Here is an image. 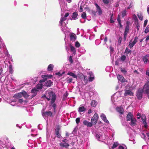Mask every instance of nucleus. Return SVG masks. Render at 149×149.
I'll return each instance as SVG.
<instances>
[{
	"label": "nucleus",
	"mask_w": 149,
	"mask_h": 149,
	"mask_svg": "<svg viewBox=\"0 0 149 149\" xmlns=\"http://www.w3.org/2000/svg\"><path fill=\"white\" fill-rule=\"evenodd\" d=\"M55 133L58 137L59 138L60 137L61 135L59 134V132L58 130H55Z\"/></svg>",
	"instance_id": "09e8293b"
},
{
	"label": "nucleus",
	"mask_w": 149,
	"mask_h": 149,
	"mask_svg": "<svg viewBox=\"0 0 149 149\" xmlns=\"http://www.w3.org/2000/svg\"><path fill=\"white\" fill-rule=\"evenodd\" d=\"M96 139L98 140H100V139L101 137V136H100V135L98 134H97L96 135Z\"/></svg>",
	"instance_id": "3c124183"
},
{
	"label": "nucleus",
	"mask_w": 149,
	"mask_h": 149,
	"mask_svg": "<svg viewBox=\"0 0 149 149\" xmlns=\"http://www.w3.org/2000/svg\"><path fill=\"white\" fill-rule=\"evenodd\" d=\"M60 145L61 147L67 148L69 146V144L68 143H61L60 144Z\"/></svg>",
	"instance_id": "393cba45"
},
{
	"label": "nucleus",
	"mask_w": 149,
	"mask_h": 149,
	"mask_svg": "<svg viewBox=\"0 0 149 149\" xmlns=\"http://www.w3.org/2000/svg\"><path fill=\"white\" fill-rule=\"evenodd\" d=\"M143 91V89H139L138 90L136 96L139 99H141L142 98Z\"/></svg>",
	"instance_id": "1a4fd4ad"
},
{
	"label": "nucleus",
	"mask_w": 149,
	"mask_h": 149,
	"mask_svg": "<svg viewBox=\"0 0 149 149\" xmlns=\"http://www.w3.org/2000/svg\"><path fill=\"white\" fill-rule=\"evenodd\" d=\"M98 115L95 113L92 118L91 120V122L93 124H96L97 120Z\"/></svg>",
	"instance_id": "6e6552de"
},
{
	"label": "nucleus",
	"mask_w": 149,
	"mask_h": 149,
	"mask_svg": "<svg viewBox=\"0 0 149 149\" xmlns=\"http://www.w3.org/2000/svg\"><path fill=\"white\" fill-rule=\"evenodd\" d=\"M89 80L90 81H92L94 79V76L92 72H89Z\"/></svg>",
	"instance_id": "4be33fe9"
},
{
	"label": "nucleus",
	"mask_w": 149,
	"mask_h": 149,
	"mask_svg": "<svg viewBox=\"0 0 149 149\" xmlns=\"http://www.w3.org/2000/svg\"><path fill=\"white\" fill-rule=\"evenodd\" d=\"M143 60L145 63H146L147 62H149V55H147L143 56Z\"/></svg>",
	"instance_id": "f8f14e48"
},
{
	"label": "nucleus",
	"mask_w": 149,
	"mask_h": 149,
	"mask_svg": "<svg viewBox=\"0 0 149 149\" xmlns=\"http://www.w3.org/2000/svg\"><path fill=\"white\" fill-rule=\"evenodd\" d=\"M80 118H77L76 119V122L77 124H78L80 122Z\"/></svg>",
	"instance_id": "680f3d73"
},
{
	"label": "nucleus",
	"mask_w": 149,
	"mask_h": 149,
	"mask_svg": "<svg viewBox=\"0 0 149 149\" xmlns=\"http://www.w3.org/2000/svg\"><path fill=\"white\" fill-rule=\"evenodd\" d=\"M45 96L48 100H51V104L50 106L53 107V111L55 112L56 105V104L53 103L55 101L56 99L55 95L51 91L49 90L46 91Z\"/></svg>",
	"instance_id": "f257e3e1"
},
{
	"label": "nucleus",
	"mask_w": 149,
	"mask_h": 149,
	"mask_svg": "<svg viewBox=\"0 0 149 149\" xmlns=\"http://www.w3.org/2000/svg\"><path fill=\"white\" fill-rule=\"evenodd\" d=\"M110 53L111 54V53H113V48L111 47H110Z\"/></svg>",
	"instance_id": "774afa93"
},
{
	"label": "nucleus",
	"mask_w": 149,
	"mask_h": 149,
	"mask_svg": "<svg viewBox=\"0 0 149 149\" xmlns=\"http://www.w3.org/2000/svg\"><path fill=\"white\" fill-rule=\"evenodd\" d=\"M72 78L68 77L66 79V81L68 83H70L72 82Z\"/></svg>",
	"instance_id": "79ce46f5"
},
{
	"label": "nucleus",
	"mask_w": 149,
	"mask_h": 149,
	"mask_svg": "<svg viewBox=\"0 0 149 149\" xmlns=\"http://www.w3.org/2000/svg\"><path fill=\"white\" fill-rule=\"evenodd\" d=\"M22 96H23L22 92H20L15 94L13 96V98L15 99H18L21 98Z\"/></svg>",
	"instance_id": "ddd939ff"
},
{
	"label": "nucleus",
	"mask_w": 149,
	"mask_h": 149,
	"mask_svg": "<svg viewBox=\"0 0 149 149\" xmlns=\"http://www.w3.org/2000/svg\"><path fill=\"white\" fill-rule=\"evenodd\" d=\"M121 14L123 17H124L127 15V11L126 10H124L121 12Z\"/></svg>",
	"instance_id": "58836bf2"
},
{
	"label": "nucleus",
	"mask_w": 149,
	"mask_h": 149,
	"mask_svg": "<svg viewBox=\"0 0 149 149\" xmlns=\"http://www.w3.org/2000/svg\"><path fill=\"white\" fill-rule=\"evenodd\" d=\"M137 118L138 119H139L141 117V114L139 113H137Z\"/></svg>",
	"instance_id": "0e129e2a"
},
{
	"label": "nucleus",
	"mask_w": 149,
	"mask_h": 149,
	"mask_svg": "<svg viewBox=\"0 0 149 149\" xmlns=\"http://www.w3.org/2000/svg\"><path fill=\"white\" fill-rule=\"evenodd\" d=\"M43 84L42 83L40 82L39 84H38L36 86V88H34L31 90V93L32 94V97H33L35 96L37 94V92L40 89L42 88L43 87Z\"/></svg>",
	"instance_id": "f03ea898"
},
{
	"label": "nucleus",
	"mask_w": 149,
	"mask_h": 149,
	"mask_svg": "<svg viewBox=\"0 0 149 149\" xmlns=\"http://www.w3.org/2000/svg\"><path fill=\"white\" fill-rule=\"evenodd\" d=\"M148 32H149V26H148L145 29L144 32L145 33H147Z\"/></svg>",
	"instance_id": "8fccbe9b"
},
{
	"label": "nucleus",
	"mask_w": 149,
	"mask_h": 149,
	"mask_svg": "<svg viewBox=\"0 0 149 149\" xmlns=\"http://www.w3.org/2000/svg\"><path fill=\"white\" fill-rule=\"evenodd\" d=\"M149 80L147 81L146 83L144 86L143 88V91L146 93L149 98Z\"/></svg>",
	"instance_id": "20e7f679"
},
{
	"label": "nucleus",
	"mask_w": 149,
	"mask_h": 149,
	"mask_svg": "<svg viewBox=\"0 0 149 149\" xmlns=\"http://www.w3.org/2000/svg\"><path fill=\"white\" fill-rule=\"evenodd\" d=\"M118 149H127V148L125 145L123 144L119 146Z\"/></svg>",
	"instance_id": "bb28decb"
},
{
	"label": "nucleus",
	"mask_w": 149,
	"mask_h": 149,
	"mask_svg": "<svg viewBox=\"0 0 149 149\" xmlns=\"http://www.w3.org/2000/svg\"><path fill=\"white\" fill-rule=\"evenodd\" d=\"M131 51L129 49H128L127 48L125 49V53H126L127 54H131Z\"/></svg>",
	"instance_id": "a19ab883"
},
{
	"label": "nucleus",
	"mask_w": 149,
	"mask_h": 149,
	"mask_svg": "<svg viewBox=\"0 0 149 149\" xmlns=\"http://www.w3.org/2000/svg\"><path fill=\"white\" fill-rule=\"evenodd\" d=\"M83 123L84 125L87 126L88 127H91L92 126V123L89 122L87 120H85L83 122Z\"/></svg>",
	"instance_id": "2eb2a0df"
},
{
	"label": "nucleus",
	"mask_w": 149,
	"mask_h": 149,
	"mask_svg": "<svg viewBox=\"0 0 149 149\" xmlns=\"http://www.w3.org/2000/svg\"><path fill=\"white\" fill-rule=\"evenodd\" d=\"M103 1L105 4H107L109 2V1L108 0H103Z\"/></svg>",
	"instance_id": "69168bd1"
},
{
	"label": "nucleus",
	"mask_w": 149,
	"mask_h": 149,
	"mask_svg": "<svg viewBox=\"0 0 149 149\" xmlns=\"http://www.w3.org/2000/svg\"><path fill=\"white\" fill-rule=\"evenodd\" d=\"M78 15V14L77 12H75L73 13L72 14V17L70 19L71 20H75L77 19V17Z\"/></svg>",
	"instance_id": "f3484780"
},
{
	"label": "nucleus",
	"mask_w": 149,
	"mask_h": 149,
	"mask_svg": "<svg viewBox=\"0 0 149 149\" xmlns=\"http://www.w3.org/2000/svg\"><path fill=\"white\" fill-rule=\"evenodd\" d=\"M126 56L124 55H123L121 56L120 60L122 62H124L126 59Z\"/></svg>",
	"instance_id": "473e14b6"
},
{
	"label": "nucleus",
	"mask_w": 149,
	"mask_h": 149,
	"mask_svg": "<svg viewBox=\"0 0 149 149\" xmlns=\"http://www.w3.org/2000/svg\"><path fill=\"white\" fill-rule=\"evenodd\" d=\"M100 117L104 121V122L107 123H109V121L107 119L106 116L104 114L102 113Z\"/></svg>",
	"instance_id": "4468645a"
},
{
	"label": "nucleus",
	"mask_w": 149,
	"mask_h": 149,
	"mask_svg": "<svg viewBox=\"0 0 149 149\" xmlns=\"http://www.w3.org/2000/svg\"><path fill=\"white\" fill-rule=\"evenodd\" d=\"M45 86L50 87L52 84V82L50 80H48L45 82Z\"/></svg>",
	"instance_id": "5701e85b"
},
{
	"label": "nucleus",
	"mask_w": 149,
	"mask_h": 149,
	"mask_svg": "<svg viewBox=\"0 0 149 149\" xmlns=\"http://www.w3.org/2000/svg\"><path fill=\"white\" fill-rule=\"evenodd\" d=\"M67 75L72 77L73 78L77 79V76L76 74L70 72H69L67 74Z\"/></svg>",
	"instance_id": "a211bd4d"
},
{
	"label": "nucleus",
	"mask_w": 149,
	"mask_h": 149,
	"mask_svg": "<svg viewBox=\"0 0 149 149\" xmlns=\"http://www.w3.org/2000/svg\"><path fill=\"white\" fill-rule=\"evenodd\" d=\"M96 8V13H97L99 15H101L102 13V11L100 7L96 3H95Z\"/></svg>",
	"instance_id": "9d476101"
},
{
	"label": "nucleus",
	"mask_w": 149,
	"mask_h": 149,
	"mask_svg": "<svg viewBox=\"0 0 149 149\" xmlns=\"http://www.w3.org/2000/svg\"><path fill=\"white\" fill-rule=\"evenodd\" d=\"M9 71L10 73L12 74L13 73V69L12 68V65H10L9 67Z\"/></svg>",
	"instance_id": "ea45409f"
},
{
	"label": "nucleus",
	"mask_w": 149,
	"mask_h": 149,
	"mask_svg": "<svg viewBox=\"0 0 149 149\" xmlns=\"http://www.w3.org/2000/svg\"><path fill=\"white\" fill-rule=\"evenodd\" d=\"M75 46L77 47H78L80 46V44L78 42H76L75 44Z\"/></svg>",
	"instance_id": "864d4df0"
},
{
	"label": "nucleus",
	"mask_w": 149,
	"mask_h": 149,
	"mask_svg": "<svg viewBox=\"0 0 149 149\" xmlns=\"http://www.w3.org/2000/svg\"><path fill=\"white\" fill-rule=\"evenodd\" d=\"M84 4H81L79 8V11L80 12H81L83 11V9L84 8Z\"/></svg>",
	"instance_id": "4c0bfd02"
},
{
	"label": "nucleus",
	"mask_w": 149,
	"mask_h": 149,
	"mask_svg": "<svg viewBox=\"0 0 149 149\" xmlns=\"http://www.w3.org/2000/svg\"><path fill=\"white\" fill-rule=\"evenodd\" d=\"M119 144L118 142H114L112 146L111 147V148H112V149H114V148L117 147L118 146H119Z\"/></svg>",
	"instance_id": "cd10ccee"
},
{
	"label": "nucleus",
	"mask_w": 149,
	"mask_h": 149,
	"mask_svg": "<svg viewBox=\"0 0 149 149\" xmlns=\"http://www.w3.org/2000/svg\"><path fill=\"white\" fill-rule=\"evenodd\" d=\"M54 65L53 64H50L48 66L47 70L48 71H52L53 70Z\"/></svg>",
	"instance_id": "b1692460"
},
{
	"label": "nucleus",
	"mask_w": 149,
	"mask_h": 149,
	"mask_svg": "<svg viewBox=\"0 0 149 149\" xmlns=\"http://www.w3.org/2000/svg\"><path fill=\"white\" fill-rule=\"evenodd\" d=\"M97 104V103L95 100H93L91 103V105L92 106L94 107L96 106Z\"/></svg>",
	"instance_id": "f704fd0d"
},
{
	"label": "nucleus",
	"mask_w": 149,
	"mask_h": 149,
	"mask_svg": "<svg viewBox=\"0 0 149 149\" xmlns=\"http://www.w3.org/2000/svg\"><path fill=\"white\" fill-rule=\"evenodd\" d=\"M78 50L79 52L83 54L84 53L86 52L85 50L83 48H81L79 49Z\"/></svg>",
	"instance_id": "c9c22d12"
},
{
	"label": "nucleus",
	"mask_w": 149,
	"mask_h": 149,
	"mask_svg": "<svg viewBox=\"0 0 149 149\" xmlns=\"http://www.w3.org/2000/svg\"><path fill=\"white\" fill-rule=\"evenodd\" d=\"M133 18L134 20H135L136 21H138V19L136 16L134 15H133Z\"/></svg>",
	"instance_id": "bf43d9fd"
},
{
	"label": "nucleus",
	"mask_w": 149,
	"mask_h": 149,
	"mask_svg": "<svg viewBox=\"0 0 149 149\" xmlns=\"http://www.w3.org/2000/svg\"><path fill=\"white\" fill-rule=\"evenodd\" d=\"M142 121L143 122V123L144 125H145L147 124V123L145 120V117L143 118V117H142Z\"/></svg>",
	"instance_id": "603ef678"
},
{
	"label": "nucleus",
	"mask_w": 149,
	"mask_h": 149,
	"mask_svg": "<svg viewBox=\"0 0 149 149\" xmlns=\"http://www.w3.org/2000/svg\"><path fill=\"white\" fill-rule=\"evenodd\" d=\"M116 110L118 112L121 114H123L124 112L123 109L121 107H117Z\"/></svg>",
	"instance_id": "a878e982"
},
{
	"label": "nucleus",
	"mask_w": 149,
	"mask_h": 149,
	"mask_svg": "<svg viewBox=\"0 0 149 149\" xmlns=\"http://www.w3.org/2000/svg\"><path fill=\"white\" fill-rule=\"evenodd\" d=\"M69 15V13H65L64 17H63L62 15L61 16V17L59 23L62 27L65 26L68 24L67 21H66V18Z\"/></svg>",
	"instance_id": "7ed1b4c3"
},
{
	"label": "nucleus",
	"mask_w": 149,
	"mask_h": 149,
	"mask_svg": "<svg viewBox=\"0 0 149 149\" xmlns=\"http://www.w3.org/2000/svg\"><path fill=\"white\" fill-rule=\"evenodd\" d=\"M118 80L122 82L125 81V80L124 78L123 77L120 75H118L117 76Z\"/></svg>",
	"instance_id": "dca6fc26"
},
{
	"label": "nucleus",
	"mask_w": 149,
	"mask_h": 149,
	"mask_svg": "<svg viewBox=\"0 0 149 149\" xmlns=\"http://www.w3.org/2000/svg\"><path fill=\"white\" fill-rule=\"evenodd\" d=\"M147 22H148V20L147 19H146V20H145L144 23L143 24V26L144 27H145L146 26V25L147 24Z\"/></svg>",
	"instance_id": "e2e57ef3"
},
{
	"label": "nucleus",
	"mask_w": 149,
	"mask_h": 149,
	"mask_svg": "<svg viewBox=\"0 0 149 149\" xmlns=\"http://www.w3.org/2000/svg\"><path fill=\"white\" fill-rule=\"evenodd\" d=\"M141 137L143 139H144L146 138V135L143 133H141Z\"/></svg>",
	"instance_id": "4d7b16f0"
},
{
	"label": "nucleus",
	"mask_w": 149,
	"mask_h": 149,
	"mask_svg": "<svg viewBox=\"0 0 149 149\" xmlns=\"http://www.w3.org/2000/svg\"><path fill=\"white\" fill-rule=\"evenodd\" d=\"M15 99L14 98L13 100H12L10 102V104L12 106H14L15 105V104L17 103V102H15Z\"/></svg>",
	"instance_id": "72a5a7b5"
},
{
	"label": "nucleus",
	"mask_w": 149,
	"mask_h": 149,
	"mask_svg": "<svg viewBox=\"0 0 149 149\" xmlns=\"http://www.w3.org/2000/svg\"><path fill=\"white\" fill-rule=\"evenodd\" d=\"M41 77L42 78H43V79L40 81V83L45 82L47 79L48 76L47 75L45 74L42 75L41 76Z\"/></svg>",
	"instance_id": "412c9836"
},
{
	"label": "nucleus",
	"mask_w": 149,
	"mask_h": 149,
	"mask_svg": "<svg viewBox=\"0 0 149 149\" xmlns=\"http://www.w3.org/2000/svg\"><path fill=\"white\" fill-rule=\"evenodd\" d=\"M138 39V37H136L134 39L133 41H130L129 44L128 45L129 47L130 48H132L137 42Z\"/></svg>",
	"instance_id": "0eeeda50"
},
{
	"label": "nucleus",
	"mask_w": 149,
	"mask_h": 149,
	"mask_svg": "<svg viewBox=\"0 0 149 149\" xmlns=\"http://www.w3.org/2000/svg\"><path fill=\"white\" fill-rule=\"evenodd\" d=\"M134 118L132 116V115L130 113H129L127 116V121L131 120L132 118Z\"/></svg>",
	"instance_id": "aec40b11"
},
{
	"label": "nucleus",
	"mask_w": 149,
	"mask_h": 149,
	"mask_svg": "<svg viewBox=\"0 0 149 149\" xmlns=\"http://www.w3.org/2000/svg\"><path fill=\"white\" fill-rule=\"evenodd\" d=\"M86 13L85 12H83L81 15V17L84 19H85L86 18Z\"/></svg>",
	"instance_id": "de8ad7c7"
},
{
	"label": "nucleus",
	"mask_w": 149,
	"mask_h": 149,
	"mask_svg": "<svg viewBox=\"0 0 149 149\" xmlns=\"http://www.w3.org/2000/svg\"><path fill=\"white\" fill-rule=\"evenodd\" d=\"M133 94L134 93L132 92L130 90H128L125 91L124 95L125 96H126L128 95L132 96Z\"/></svg>",
	"instance_id": "9b49d317"
},
{
	"label": "nucleus",
	"mask_w": 149,
	"mask_h": 149,
	"mask_svg": "<svg viewBox=\"0 0 149 149\" xmlns=\"http://www.w3.org/2000/svg\"><path fill=\"white\" fill-rule=\"evenodd\" d=\"M117 21L120 25L121 24V20L120 19V15H118V18H117Z\"/></svg>",
	"instance_id": "6e6d98bb"
},
{
	"label": "nucleus",
	"mask_w": 149,
	"mask_h": 149,
	"mask_svg": "<svg viewBox=\"0 0 149 149\" xmlns=\"http://www.w3.org/2000/svg\"><path fill=\"white\" fill-rule=\"evenodd\" d=\"M22 92V93L23 96L24 97L26 98H28L29 97V96L28 95L26 92L24 91H23Z\"/></svg>",
	"instance_id": "7c9ffc66"
},
{
	"label": "nucleus",
	"mask_w": 149,
	"mask_h": 149,
	"mask_svg": "<svg viewBox=\"0 0 149 149\" xmlns=\"http://www.w3.org/2000/svg\"><path fill=\"white\" fill-rule=\"evenodd\" d=\"M70 48L71 51L73 52L74 54H75L76 52L75 48L73 46L71 45L70 46Z\"/></svg>",
	"instance_id": "2f4dec72"
},
{
	"label": "nucleus",
	"mask_w": 149,
	"mask_h": 149,
	"mask_svg": "<svg viewBox=\"0 0 149 149\" xmlns=\"http://www.w3.org/2000/svg\"><path fill=\"white\" fill-rule=\"evenodd\" d=\"M68 60L71 63H72L73 61L72 58V57L71 56H70Z\"/></svg>",
	"instance_id": "13d9d810"
},
{
	"label": "nucleus",
	"mask_w": 149,
	"mask_h": 149,
	"mask_svg": "<svg viewBox=\"0 0 149 149\" xmlns=\"http://www.w3.org/2000/svg\"><path fill=\"white\" fill-rule=\"evenodd\" d=\"M129 26L128 24H127L126 26L125 29V31L124 33L127 34L129 30Z\"/></svg>",
	"instance_id": "e433bc0d"
},
{
	"label": "nucleus",
	"mask_w": 149,
	"mask_h": 149,
	"mask_svg": "<svg viewBox=\"0 0 149 149\" xmlns=\"http://www.w3.org/2000/svg\"><path fill=\"white\" fill-rule=\"evenodd\" d=\"M127 34H125V33L124 34V41H125L126 40V39Z\"/></svg>",
	"instance_id": "338daca9"
},
{
	"label": "nucleus",
	"mask_w": 149,
	"mask_h": 149,
	"mask_svg": "<svg viewBox=\"0 0 149 149\" xmlns=\"http://www.w3.org/2000/svg\"><path fill=\"white\" fill-rule=\"evenodd\" d=\"M120 70L121 72L124 74H125L127 72L125 68H121Z\"/></svg>",
	"instance_id": "a18cd8bd"
},
{
	"label": "nucleus",
	"mask_w": 149,
	"mask_h": 149,
	"mask_svg": "<svg viewBox=\"0 0 149 149\" xmlns=\"http://www.w3.org/2000/svg\"><path fill=\"white\" fill-rule=\"evenodd\" d=\"M15 102H16L17 103L18 102L21 103L23 102V100L22 99L20 98H19L18 99H15Z\"/></svg>",
	"instance_id": "37998d69"
},
{
	"label": "nucleus",
	"mask_w": 149,
	"mask_h": 149,
	"mask_svg": "<svg viewBox=\"0 0 149 149\" xmlns=\"http://www.w3.org/2000/svg\"><path fill=\"white\" fill-rule=\"evenodd\" d=\"M120 59L117 60L115 62V64L116 65H118L120 64Z\"/></svg>",
	"instance_id": "5fc2aeb1"
},
{
	"label": "nucleus",
	"mask_w": 149,
	"mask_h": 149,
	"mask_svg": "<svg viewBox=\"0 0 149 149\" xmlns=\"http://www.w3.org/2000/svg\"><path fill=\"white\" fill-rule=\"evenodd\" d=\"M106 70L108 72H110L111 71V68L110 66H108L106 68Z\"/></svg>",
	"instance_id": "49530a36"
},
{
	"label": "nucleus",
	"mask_w": 149,
	"mask_h": 149,
	"mask_svg": "<svg viewBox=\"0 0 149 149\" xmlns=\"http://www.w3.org/2000/svg\"><path fill=\"white\" fill-rule=\"evenodd\" d=\"M86 108L82 105H81L78 109V111L81 114H82L86 111Z\"/></svg>",
	"instance_id": "423d86ee"
},
{
	"label": "nucleus",
	"mask_w": 149,
	"mask_h": 149,
	"mask_svg": "<svg viewBox=\"0 0 149 149\" xmlns=\"http://www.w3.org/2000/svg\"><path fill=\"white\" fill-rule=\"evenodd\" d=\"M42 116H44L45 115H47L51 116H52V113L51 111L46 112L45 113H42Z\"/></svg>",
	"instance_id": "c85d7f7f"
},
{
	"label": "nucleus",
	"mask_w": 149,
	"mask_h": 149,
	"mask_svg": "<svg viewBox=\"0 0 149 149\" xmlns=\"http://www.w3.org/2000/svg\"><path fill=\"white\" fill-rule=\"evenodd\" d=\"M138 16L139 19L141 20H142L143 19V16L141 13H138Z\"/></svg>",
	"instance_id": "c03bdc74"
},
{
	"label": "nucleus",
	"mask_w": 149,
	"mask_h": 149,
	"mask_svg": "<svg viewBox=\"0 0 149 149\" xmlns=\"http://www.w3.org/2000/svg\"><path fill=\"white\" fill-rule=\"evenodd\" d=\"M70 39L72 41H74L76 39L75 35L73 33L71 34L70 36Z\"/></svg>",
	"instance_id": "c756f323"
},
{
	"label": "nucleus",
	"mask_w": 149,
	"mask_h": 149,
	"mask_svg": "<svg viewBox=\"0 0 149 149\" xmlns=\"http://www.w3.org/2000/svg\"><path fill=\"white\" fill-rule=\"evenodd\" d=\"M119 95L117 93L114 94L111 96V100L113 102H116L119 101L120 98V97L118 96Z\"/></svg>",
	"instance_id": "39448f33"
},
{
	"label": "nucleus",
	"mask_w": 149,
	"mask_h": 149,
	"mask_svg": "<svg viewBox=\"0 0 149 149\" xmlns=\"http://www.w3.org/2000/svg\"><path fill=\"white\" fill-rule=\"evenodd\" d=\"M146 74L149 77V68H148L146 70Z\"/></svg>",
	"instance_id": "052dcab7"
},
{
	"label": "nucleus",
	"mask_w": 149,
	"mask_h": 149,
	"mask_svg": "<svg viewBox=\"0 0 149 149\" xmlns=\"http://www.w3.org/2000/svg\"><path fill=\"white\" fill-rule=\"evenodd\" d=\"M136 119L134 117L131 120L130 125L132 126H135L136 125Z\"/></svg>",
	"instance_id": "6ab92c4d"
}]
</instances>
